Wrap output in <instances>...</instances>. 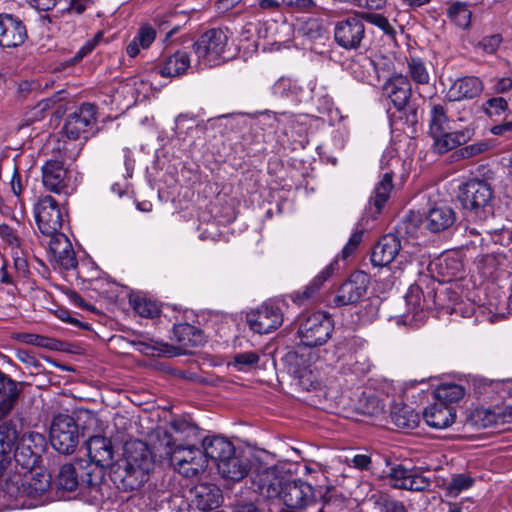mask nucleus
I'll return each mask as SVG.
<instances>
[{
  "instance_id": "1",
  "label": "nucleus",
  "mask_w": 512,
  "mask_h": 512,
  "mask_svg": "<svg viewBox=\"0 0 512 512\" xmlns=\"http://www.w3.org/2000/svg\"><path fill=\"white\" fill-rule=\"evenodd\" d=\"M156 436L155 448L159 456L167 459L179 474L193 478L206 470L208 460L198 445L177 444L163 429H157Z\"/></svg>"
},
{
  "instance_id": "2",
  "label": "nucleus",
  "mask_w": 512,
  "mask_h": 512,
  "mask_svg": "<svg viewBox=\"0 0 512 512\" xmlns=\"http://www.w3.org/2000/svg\"><path fill=\"white\" fill-rule=\"evenodd\" d=\"M105 473L86 460L77 459L65 463L55 477L54 483L58 490L73 492L79 487H96L104 480Z\"/></svg>"
},
{
  "instance_id": "3",
  "label": "nucleus",
  "mask_w": 512,
  "mask_h": 512,
  "mask_svg": "<svg viewBox=\"0 0 512 512\" xmlns=\"http://www.w3.org/2000/svg\"><path fill=\"white\" fill-rule=\"evenodd\" d=\"M492 407L477 408L467 418V424L476 429L496 427L512 422V392L502 386L493 396Z\"/></svg>"
},
{
  "instance_id": "4",
  "label": "nucleus",
  "mask_w": 512,
  "mask_h": 512,
  "mask_svg": "<svg viewBox=\"0 0 512 512\" xmlns=\"http://www.w3.org/2000/svg\"><path fill=\"white\" fill-rule=\"evenodd\" d=\"M50 487V476L44 473L13 471L9 473L2 491L11 499L36 498L43 495Z\"/></svg>"
},
{
  "instance_id": "5",
  "label": "nucleus",
  "mask_w": 512,
  "mask_h": 512,
  "mask_svg": "<svg viewBox=\"0 0 512 512\" xmlns=\"http://www.w3.org/2000/svg\"><path fill=\"white\" fill-rule=\"evenodd\" d=\"M458 198L463 209L474 218L485 220L493 215V190L484 180L472 179L465 183Z\"/></svg>"
},
{
  "instance_id": "6",
  "label": "nucleus",
  "mask_w": 512,
  "mask_h": 512,
  "mask_svg": "<svg viewBox=\"0 0 512 512\" xmlns=\"http://www.w3.org/2000/svg\"><path fill=\"white\" fill-rule=\"evenodd\" d=\"M383 93L395 109L405 116V124L415 126L418 123V112L414 105L409 104L412 96L411 83L407 76L397 74L383 85Z\"/></svg>"
},
{
  "instance_id": "7",
  "label": "nucleus",
  "mask_w": 512,
  "mask_h": 512,
  "mask_svg": "<svg viewBox=\"0 0 512 512\" xmlns=\"http://www.w3.org/2000/svg\"><path fill=\"white\" fill-rule=\"evenodd\" d=\"M332 331V318L326 313L314 312L302 317L298 336L303 345L315 347L325 344L331 337Z\"/></svg>"
},
{
  "instance_id": "8",
  "label": "nucleus",
  "mask_w": 512,
  "mask_h": 512,
  "mask_svg": "<svg viewBox=\"0 0 512 512\" xmlns=\"http://www.w3.org/2000/svg\"><path fill=\"white\" fill-rule=\"evenodd\" d=\"M228 40L227 33L220 28H213L202 34L193 44L199 64L204 66L219 64L228 46Z\"/></svg>"
},
{
  "instance_id": "9",
  "label": "nucleus",
  "mask_w": 512,
  "mask_h": 512,
  "mask_svg": "<svg viewBox=\"0 0 512 512\" xmlns=\"http://www.w3.org/2000/svg\"><path fill=\"white\" fill-rule=\"evenodd\" d=\"M50 441L59 453L69 455L75 451L79 442V431L72 416L58 414L53 417L50 425Z\"/></svg>"
},
{
  "instance_id": "10",
  "label": "nucleus",
  "mask_w": 512,
  "mask_h": 512,
  "mask_svg": "<svg viewBox=\"0 0 512 512\" xmlns=\"http://www.w3.org/2000/svg\"><path fill=\"white\" fill-rule=\"evenodd\" d=\"M35 220L40 232L45 236L59 233L64 215L58 202L50 195L38 199L34 207Z\"/></svg>"
},
{
  "instance_id": "11",
  "label": "nucleus",
  "mask_w": 512,
  "mask_h": 512,
  "mask_svg": "<svg viewBox=\"0 0 512 512\" xmlns=\"http://www.w3.org/2000/svg\"><path fill=\"white\" fill-rule=\"evenodd\" d=\"M249 328L258 334H268L277 330L283 323V312L274 302H265L246 316Z\"/></svg>"
},
{
  "instance_id": "12",
  "label": "nucleus",
  "mask_w": 512,
  "mask_h": 512,
  "mask_svg": "<svg viewBox=\"0 0 512 512\" xmlns=\"http://www.w3.org/2000/svg\"><path fill=\"white\" fill-rule=\"evenodd\" d=\"M45 447V438L39 433H25L16 441L14 459L25 470L32 469Z\"/></svg>"
},
{
  "instance_id": "13",
  "label": "nucleus",
  "mask_w": 512,
  "mask_h": 512,
  "mask_svg": "<svg viewBox=\"0 0 512 512\" xmlns=\"http://www.w3.org/2000/svg\"><path fill=\"white\" fill-rule=\"evenodd\" d=\"M365 38V25L357 16L338 21L334 27V39L344 49H358Z\"/></svg>"
},
{
  "instance_id": "14",
  "label": "nucleus",
  "mask_w": 512,
  "mask_h": 512,
  "mask_svg": "<svg viewBox=\"0 0 512 512\" xmlns=\"http://www.w3.org/2000/svg\"><path fill=\"white\" fill-rule=\"evenodd\" d=\"M369 283V277L365 272H353L338 288L333 299L334 305L341 307L356 304L367 293Z\"/></svg>"
},
{
  "instance_id": "15",
  "label": "nucleus",
  "mask_w": 512,
  "mask_h": 512,
  "mask_svg": "<svg viewBox=\"0 0 512 512\" xmlns=\"http://www.w3.org/2000/svg\"><path fill=\"white\" fill-rule=\"evenodd\" d=\"M426 288L427 291L424 292L421 282L413 284L409 287L405 295L408 309L411 310L414 315L425 310L444 307L441 294H439L438 290L435 288V282L431 281V285H427Z\"/></svg>"
},
{
  "instance_id": "16",
  "label": "nucleus",
  "mask_w": 512,
  "mask_h": 512,
  "mask_svg": "<svg viewBox=\"0 0 512 512\" xmlns=\"http://www.w3.org/2000/svg\"><path fill=\"white\" fill-rule=\"evenodd\" d=\"M252 489L264 499L280 498L285 480L275 467L259 468L251 475Z\"/></svg>"
},
{
  "instance_id": "17",
  "label": "nucleus",
  "mask_w": 512,
  "mask_h": 512,
  "mask_svg": "<svg viewBox=\"0 0 512 512\" xmlns=\"http://www.w3.org/2000/svg\"><path fill=\"white\" fill-rule=\"evenodd\" d=\"M345 408L353 413L364 416H377L383 412L384 405L373 393L356 386L349 390Z\"/></svg>"
},
{
  "instance_id": "18",
  "label": "nucleus",
  "mask_w": 512,
  "mask_h": 512,
  "mask_svg": "<svg viewBox=\"0 0 512 512\" xmlns=\"http://www.w3.org/2000/svg\"><path fill=\"white\" fill-rule=\"evenodd\" d=\"M315 498L313 487L302 480L285 481L280 498L291 509H303Z\"/></svg>"
},
{
  "instance_id": "19",
  "label": "nucleus",
  "mask_w": 512,
  "mask_h": 512,
  "mask_svg": "<svg viewBox=\"0 0 512 512\" xmlns=\"http://www.w3.org/2000/svg\"><path fill=\"white\" fill-rule=\"evenodd\" d=\"M95 106L82 104L77 111L69 114L64 125V131L69 139L87 138L88 128L95 122Z\"/></svg>"
},
{
  "instance_id": "20",
  "label": "nucleus",
  "mask_w": 512,
  "mask_h": 512,
  "mask_svg": "<svg viewBox=\"0 0 512 512\" xmlns=\"http://www.w3.org/2000/svg\"><path fill=\"white\" fill-rule=\"evenodd\" d=\"M27 38V29L22 20L12 14H0V46L14 48Z\"/></svg>"
},
{
  "instance_id": "21",
  "label": "nucleus",
  "mask_w": 512,
  "mask_h": 512,
  "mask_svg": "<svg viewBox=\"0 0 512 512\" xmlns=\"http://www.w3.org/2000/svg\"><path fill=\"white\" fill-rule=\"evenodd\" d=\"M150 470L119 465L112 471V480L118 489L132 492L140 489L148 480Z\"/></svg>"
},
{
  "instance_id": "22",
  "label": "nucleus",
  "mask_w": 512,
  "mask_h": 512,
  "mask_svg": "<svg viewBox=\"0 0 512 512\" xmlns=\"http://www.w3.org/2000/svg\"><path fill=\"white\" fill-rule=\"evenodd\" d=\"M401 242L397 235L389 233L379 239L371 253V263L377 267H386L400 254Z\"/></svg>"
},
{
  "instance_id": "23",
  "label": "nucleus",
  "mask_w": 512,
  "mask_h": 512,
  "mask_svg": "<svg viewBox=\"0 0 512 512\" xmlns=\"http://www.w3.org/2000/svg\"><path fill=\"white\" fill-rule=\"evenodd\" d=\"M191 502L201 511L218 508L223 500L220 488L211 483H198L190 490Z\"/></svg>"
},
{
  "instance_id": "24",
  "label": "nucleus",
  "mask_w": 512,
  "mask_h": 512,
  "mask_svg": "<svg viewBox=\"0 0 512 512\" xmlns=\"http://www.w3.org/2000/svg\"><path fill=\"white\" fill-rule=\"evenodd\" d=\"M474 135V129L470 126H466L462 129L455 130H443L441 134L431 135L434 139L433 148L436 153L444 154L450 150L457 148L458 146L466 144L472 139Z\"/></svg>"
},
{
  "instance_id": "25",
  "label": "nucleus",
  "mask_w": 512,
  "mask_h": 512,
  "mask_svg": "<svg viewBox=\"0 0 512 512\" xmlns=\"http://www.w3.org/2000/svg\"><path fill=\"white\" fill-rule=\"evenodd\" d=\"M49 237L48 249L53 259L66 270L75 268L77 259L67 236L59 232Z\"/></svg>"
},
{
  "instance_id": "26",
  "label": "nucleus",
  "mask_w": 512,
  "mask_h": 512,
  "mask_svg": "<svg viewBox=\"0 0 512 512\" xmlns=\"http://www.w3.org/2000/svg\"><path fill=\"white\" fill-rule=\"evenodd\" d=\"M456 408L454 406H446L435 400L423 410V419L425 423L433 429H447L456 420Z\"/></svg>"
},
{
  "instance_id": "27",
  "label": "nucleus",
  "mask_w": 512,
  "mask_h": 512,
  "mask_svg": "<svg viewBox=\"0 0 512 512\" xmlns=\"http://www.w3.org/2000/svg\"><path fill=\"white\" fill-rule=\"evenodd\" d=\"M484 89L483 82L475 76L456 79L449 87L446 98L449 101L470 100L478 97Z\"/></svg>"
},
{
  "instance_id": "28",
  "label": "nucleus",
  "mask_w": 512,
  "mask_h": 512,
  "mask_svg": "<svg viewBox=\"0 0 512 512\" xmlns=\"http://www.w3.org/2000/svg\"><path fill=\"white\" fill-rule=\"evenodd\" d=\"M89 462L94 467H99L104 472V468L113 463L114 450L111 440L103 436H92L87 441Z\"/></svg>"
},
{
  "instance_id": "29",
  "label": "nucleus",
  "mask_w": 512,
  "mask_h": 512,
  "mask_svg": "<svg viewBox=\"0 0 512 512\" xmlns=\"http://www.w3.org/2000/svg\"><path fill=\"white\" fill-rule=\"evenodd\" d=\"M67 171L59 161L50 160L42 167V182L47 190L68 194Z\"/></svg>"
},
{
  "instance_id": "30",
  "label": "nucleus",
  "mask_w": 512,
  "mask_h": 512,
  "mask_svg": "<svg viewBox=\"0 0 512 512\" xmlns=\"http://www.w3.org/2000/svg\"><path fill=\"white\" fill-rule=\"evenodd\" d=\"M123 465L151 470L153 460L147 444L141 440L127 442L124 446Z\"/></svg>"
},
{
  "instance_id": "31",
  "label": "nucleus",
  "mask_w": 512,
  "mask_h": 512,
  "mask_svg": "<svg viewBox=\"0 0 512 512\" xmlns=\"http://www.w3.org/2000/svg\"><path fill=\"white\" fill-rule=\"evenodd\" d=\"M171 431L165 430L172 440L177 444H195L202 443L200 429L193 423L183 418H177L170 422Z\"/></svg>"
},
{
  "instance_id": "32",
  "label": "nucleus",
  "mask_w": 512,
  "mask_h": 512,
  "mask_svg": "<svg viewBox=\"0 0 512 512\" xmlns=\"http://www.w3.org/2000/svg\"><path fill=\"white\" fill-rule=\"evenodd\" d=\"M202 452L206 456V460L210 458L217 464L223 460L233 456L235 447L227 438L220 436L205 437L202 440Z\"/></svg>"
},
{
  "instance_id": "33",
  "label": "nucleus",
  "mask_w": 512,
  "mask_h": 512,
  "mask_svg": "<svg viewBox=\"0 0 512 512\" xmlns=\"http://www.w3.org/2000/svg\"><path fill=\"white\" fill-rule=\"evenodd\" d=\"M334 271L335 263L327 265L302 290L294 291L293 293H291V300L297 305H303L306 302L313 300L316 297L317 292L322 287L323 283L331 277Z\"/></svg>"
},
{
  "instance_id": "34",
  "label": "nucleus",
  "mask_w": 512,
  "mask_h": 512,
  "mask_svg": "<svg viewBox=\"0 0 512 512\" xmlns=\"http://www.w3.org/2000/svg\"><path fill=\"white\" fill-rule=\"evenodd\" d=\"M334 271L335 263L327 265L302 290L294 291L293 293H291V300L297 305H303L306 302L313 300L316 297L317 292L322 287L323 283L331 277Z\"/></svg>"
},
{
  "instance_id": "35",
  "label": "nucleus",
  "mask_w": 512,
  "mask_h": 512,
  "mask_svg": "<svg viewBox=\"0 0 512 512\" xmlns=\"http://www.w3.org/2000/svg\"><path fill=\"white\" fill-rule=\"evenodd\" d=\"M173 337L179 345L181 353H187L190 348L201 346L205 342L203 332L188 323H180L173 328Z\"/></svg>"
},
{
  "instance_id": "36",
  "label": "nucleus",
  "mask_w": 512,
  "mask_h": 512,
  "mask_svg": "<svg viewBox=\"0 0 512 512\" xmlns=\"http://www.w3.org/2000/svg\"><path fill=\"white\" fill-rule=\"evenodd\" d=\"M455 220L456 215L452 208L448 206H437L429 210L426 215L425 225L429 231L438 233L450 228Z\"/></svg>"
},
{
  "instance_id": "37",
  "label": "nucleus",
  "mask_w": 512,
  "mask_h": 512,
  "mask_svg": "<svg viewBox=\"0 0 512 512\" xmlns=\"http://www.w3.org/2000/svg\"><path fill=\"white\" fill-rule=\"evenodd\" d=\"M190 67V57L185 51H176L167 56L158 66V72L163 77H176L184 74Z\"/></svg>"
},
{
  "instance_id": "38",
  "label": "nucleus",
  "mask_w": 512,
  "mask_h": 512,
  "mask_svg": "<svg viewBox=\"0 0 512 512\" xmlns=\"http://www.w3.org/2000/svg\"><path fill=\"white\" fill-rule=\"evenodd\" d=\"M217 469L223 478L232 481H240L248 474L249 465L246 459L238 457L234 453L233 456L217 464Z\"/></svg>"
},
{
  "instance_id": "39",
  "label": "nucleus",
  "mask_w": 512,
  "mask_h": 512,
  "mask_svg": "<svg viewBox=\"0 0 512 512\" xmlns=\"http://www.w3.org/2000/svg\"><path fill=\"white\" fill-rule=\"evenodd\" d=\"M303 92V87L296 80L288 77L279 78L272 86L275 97L295 104L301 101Z\"/></svg>"
},
{
  "instance_id": "40",
  "label": "nucleus",
  "mask_w": 512,
  "mask_h": 512,
  "mask_svg": "<svg viewBox=\"0 0 512 512\" xmlns=\"http://www.w3.org/2000/svg\"><path fill=\"white\" fill-rule=\"evenodd\" d=\"M447 107L441 103L431 102L429 104V134L438 135L443 130H451L450 118L447 114Z\"/></svg>"
},
{
  "instance_id": "41",
  "label": "nucleus",
  "mask_w": 512,
  "mask_h": 512,
  "mask_svg": "<svg viewBox=\"0 0 512 512\" xmlns=\"http://www.w3.org/2000/svg\"><path fill=\"white\" fill-rule=\"evenodd\" d=\"M466 396L464 386H435L433 390L434 399L446 406H453L459 403Z\"/></svg>"
},
{
  "instance_id": "42",
  "label": "nucleus",
  "mask_w": 512,
  "mask_h": 512,
  "mask_svg": "<svg viewBox=\"0 0 512 512\" xmlns=\"http://www.w3.org/2000/svg\"><path fill=\"white\" fill-rule=\"evenodd\" d=\"M392 173H384L382 179L376 184L373 195L370 198V203L376 209V213H380L382 207L389 198L390 192L393 188Z\"/></svg>"
},
{
  "instance_id": "43",
  "label": "nucleus",
  "mask_w": 512,
  "mask_h": 512,
  "mask_svg": "<svg viewBox=\"0 0 512 512\" xmlns=\"http://www.w3.org/2000/svg\"><path fill=\"white\" fill-rule=\"evenodd\" d=\"M260 354L257 351L239 352L232 356L228 366L238 372H249L258 366Z\"/></svg>"
},
{
  "instance_id": "44",
  "label": "nucleus",
  "mask_w": 512,
  "mask_h": 512,
  "mask_svg": "<svg viewBox=\"0 0 512 512\" xmlns=\"http://www.w3.org/2000/svg\"><path fill=\"white\" fill-rule=\"evenodd\" d=\"M448 18L459 28L468 29L471 25L472 11L465 2H454L447 10Z\"/></svg>"
},
{
  "instance_id": "45",
  "label": "nucleus",
  "mask_w": 512,
  "mask_h": 512,
  "mask_svg": "<svg viewBox=\"0 0 512 512\" xmlns=\"http://www.w3.org/2000/svg\"><path fill=\"white\" fill-rule=\"evenodd\" d=\"M407 73L416 85H427L430 82V73L421 58L410 57L407 60Z\"/></svg>"
},
{
  "instance_id": "46",
  "label": "nucleus",
  "mask_w": 512,
  "mask_h": 512,
  "mask_svg": "<svg viewBox=\"0 0 512 512\" xmlns=\"http://www.w3.org/2000/svg\"><path fill=\"white\" fill-rule=\"evenodd\" d=\"M392 421L398 428L414 429L420 422L419 415L410 407L404 406L391 414Z\"/></svg>"
},
{
  "instance_id": "47",
  "label": "nucleus",
  "mask_w": 512,
  "mask_h": 512,
  "mask_svg": "<svg viewBox=\"0 0 512 512\" xmlns=\"http://www.w3.org/2000/svg\"><path fill=\"white\" fill-rule=\"evenodd\" d=\"M18 440V431L12 423L0 424V456L9 454Z\"/></svg>"
},
{
  "instance_id": "48",
  "label": "nucleus",
  "mask_w": 512,
  "mask_h": 512,
  "mask_svg": "<svg viewBox=\"0 0 512 512\" xmlns=\"http://www.w3.org/2000/svg\"><path fill=\"white\" fill-rule=\"evenodd\" d=\"M413 471L414 469H409L402 464H396L390 468L387 477L392 481L393 488L405 490Z\"/></svg>"
},
{
  "instance_id": "49",
  "label": "nucleus",
  "mask_w": 512,
  "mask_h": 512,
  "mask_svg": "<svg viewBox=\"0 0 512 512\" xmlns=\"http://www.w3.org/2000/svg\"><path fill=\"white\" fill-rule=\"evenodd\" d=\"M0 419L6 417L15 405L20 394L18 386H0Z\"/></svg>"
},
{
  "instance_id": "50",
  "label": "nucleus",
  "mask_w": 512,
  "mask_h": 512,
  "mask_svg": "<svg viewBox=\"0 0 512 512\" xmlns=\"http://www.w3.org/2000/svg\"><path fill=\"white\" fill-rule=\"evenodd\" d=\"M130 305L134 311L142 317H155L159 313L157 305L139 295H131L129 298Z\"/></svg>"
},
{
  "instance_id": "51",
  "label": "nucleus",
  "mask_w": 512,
  "mask_h": 512,
  "mask_svg": "<svg viewBox=\"0 0 512 512\" xmlns=\"http://www.w3.org/2000/svg\"><path fill=\"white\" fill-rule=\"evenodd\" d=\"M429 381H438L439 384H457L465 382L467 384H487V380L478 375L461 374H443L441 376L430 377Z\"/></svg>"
},
{
  "instance_id": "52",
  "label": "nucleus",
  "mask_w": 512,
  "mask_h": 512,
  "mask_svg": "<svg viewBox=\"0 0 512 512\" xmlns=\"http://www.w3.org/2000/svg\"><path fill=\"white\" fill-rule=\"evenodd\" d=\"M286 360L288 362L287 373L290 374L293 379L300 382L312 383L310 379L311 372L307 367L300 365L299 358L296 354H288Z\"/></svg>"
},
{
  "instance_id": "53",
  "label": "nucleus",
  "mask_w": 512,
  "mask_h": 512,
  "mask_svg": "<svg viewBox=\"0 0 512 512\" xmlns=\"http://www.w3.org/2000/svg\"><path fill=\"white\" fill-rule=\"evenodd\" d=\"M16 340L29 344L34 345L37 347L47 348V349H57V341L53 338L42 336L38 334L33 333H18L14 337Z\"/></svg>"
},
{
  "instance_id": "54",
  "label": "nucleus",
  "mask_w": 512,
  "mask_h": 512,
  "mask_svg": "<svg viewBox=\"0 0 512 512\" xmlns=\"http://www.w3.org/2000/svg\"><path fill=\"white\" fill-rule=\"evenodd\" d=\"M441 273L447 280L461 275L463 270L462 262L456 256H446L440 260Z\"/></svg>"
},
{
  "instance_id": "55",
  "label": "nucleus",
  "mask_w": 512,
  "mask_h": 512,
  "mask_svg": "<svg viewBox=\"0 0 512 512\" xmlns=\"http://www.w3.org/2000/svg\"><path fill=\"white\" fill-rule=\"evenodd\" d=\"M488 148H489V144L484 141H481V142L473 143L471 145H468V146H465V147H462V148L456 150L451 155V157L454 160L469 159V158H472L479 154H482L483 152L487 151Z\"/></svg>"
},
{
  "instance_id": "56",
  "label": "nucleus",
  "mask_w": 512,
  "mask_h": 512,
  "mask_svg": "<svg viewBox=\"0 0 512 512\" xmlns=\"http://www.w3.org/2000/svg\"><path fill=\"white\" fill-rule=\"evenodd\" d=\"M474 483L473 478L464 474L454 476L447 484V490L450 494L457 495L461 491L469 489Z\"/></svg>"
},
{
  "instance_id": "57",
  "label": "nucleus",
  "mask_w": 512,
  "mask_h": 512,
  "mask_svg": "<svg viewBox=\"0 0 512 512\" xmlns=\"http://www.w3.org/2000/svg\"><path fill=\"white\" fill-rule=\"evenodd\" d=\"M508 110V102L503 97H492L484 103V111L489 116H499Z\"/></svg>"
},
{
  "instance_id": "58",
  "label": "nucleus",
  "mask_w": 512,
  "mask_h": 512,
  "mask_svg": "<svg viewBox=\"0 0 512 512\" xmlns=\"http://www.w3.org/2000/svg\"><path fill=\"white\" fill-rule=\"evenodd\" d=\"M375 503L381 505L384 512H407L402 502L392 499L387 495H380Z\"/></svg>"
},
{
  "instance_id": "59",
  "label": "nucleus",
  "mask_w": 512,
  "mask_h": 512,
  "mask_svg": "<svg viewBox=\"0 0 512 512\" xmlns=\"http://www.w3.org/2000/svg\"><path fill=\"white\" fill-rule=\"evenodd\" d=\"M430 485L431 482L427 477L419 474L416 470H414L410 476L409 483L405 490L421 492L428 490Z\"/></svg>"
},
{
  "instance_id": "60",
  "label": "nucleus",
  "mask_w": 512,
  "mask_h": 512,
  "mask_svg": "<svg viewBox=\"0 0 512 512\" xmlns=\"http://www.w3.org/2000/svg\"><path fill=\"white\" fill-rule=\"evenodd\" d=\"M55 104L53 98L41 100L29 113L27 121L34 122L41 120L44 117V112L47 111Z\"/></svg>"
},
{
  "instance_id": "61",
  "label": "nucleus",
  "mask_w": 512,
  "mask_h": 512,
  "mask_svg": "<svg viewBox=\"0 0 512 512\" xmlns=\"http://www.w3.org/2000/svg\"><path fill=\"white\" fill-rule=\"evenodd\" d=\"M503 39L500 34L485 36L478 46L486 53L493 54L497 51Z\"/></svg>"
},
{
  "instance_id": "62",
  "label": "nucleus",
  "mask_w": 512,
  "mask_h": 512,
  "mask_svg": "<svg viewBox=\"0 0 512 512\" xmlns=\"http://www.w3.org/2000/svg\"><path fill=\"white\" fill-rule=\"evenodd\" d=\"M155 37L156 32L152 27L143 26L140 28L138 34L135 36V39L139 42L141 48L146 49L153 43Z\"/></svg>"
},
{
  "instance_id": "63",
  "label": "nucleus",
  "mask_w": 512,
  "mask_h": 512,
  "mask_svg": "<svg viewBox=\"0 0 512 512\" xmlns=\"http://www.w3.org/2000/svg\"><path fill=\"white\" fill-rule=\"evenodd\" d=\"M362 231H355L349 238V241L347 244L343 247L341 251V257L343 259H347L350 255H352L356 249L358 248L359 244L362 241Z\"/></svg>"
},
{
  "instance_id": "64",
  "label": "nucleus",
  "mask_w": 512,
  "mask_h": 512,
  "mask_svg": "<svg viewBox=\"0 0 512 512\" xmlns=\"http://www.w3.org/2000/svg\"><path fill=\"white\" fill-rule=\"evenodd\" d=\"M367 20L382 29L386 34L391 35L394 33V29L390 25L388 19L380 14H369L367 16Z\"/></svg>"
}]
</instances>
